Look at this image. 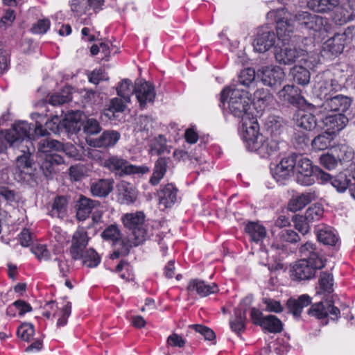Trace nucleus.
Masks as SVG:
<instances>
[{"instance_id": "20", "label": "nucleus", "mask_w": 355, "mask_h": 355, "mask_svg": "<svg viewBox=\"0 0 355 355\" xmlns=\"http://www.w3.org/2000/svg\"><path fill=\"white\" fill-rule=\"evenodd\" d=\"M100 205L99 201L80 195L76 205L77 218L79 220H85L92 213V209L98 207Z\"/></svg>"}, {"instance_id": "17", "label": "nucleus", "mask_w": 355, "mask_h": 355, "mask_svg": "<svg viewBox=\"0 0 355 355\" xmlns=\"http://www.w3.org/2000/svg\"><path fill=\"white\" fill-rule=\"evenodd\" d=\"M17 148H19L21 154L19 155L16 159L17 170L21 173V175L23 174L31 175L33 164L32 152L34 151V148H32V151L31 147L28 145Z\"/></svg>"}, {"instance_id": "1", "label": "nucleus", "mask_w": 355, "mask_h": 355, "mask_svg": "<svg viewBox=\"0 0 355 355\" xmlns=\"http://www.w3.org/2000/svg\"><path fill=\"white\" fill-rule=\"evenodd\" d=\"M328 20L325 17L301 11L295 15H290L277 21V34L278 39L284 44L288 43L295 31L304 33L313 31L320 32L327 31Z\"/></svg>"}, {"instance_id": "37", "label": "nucleus", "mask_w": 355, "mask_h": 355, "mask_svg": "<svg viewBox=\"0 0 355 355\" xmlns=\"http://www.w3.org/2000/svg\"><path fill=\"white\" fill-rule=\"evenodd\" d=\"M245 232L252 241L258 243L266 236V230L263 225L257 222H249L245 227Z\"/></svg>"}, {"instance_id": "33", "label": "nucleus", "mask_w": 355, "mask_h": 355, "mask_svg": "<svg viewBox=\"0 0 355 355\" xmlns=\"http://www.w3.org/2000/svg\"><path fill=\"white\" fill-rule=\"evenodd\" d=\"M246 322V309L239 306L234 310V317L230 320L231 329L240 334L245 329Z\"/></svg>"}, {"instance_id": "21", "label": "nucleus", "mask_w": 355, "mask_h": 355, "mask_svg": "<svg viewBox=\"0 0 355 355\" xmlns=\"http://www.w3.org/2000/svg\"><path fill=\"white\" fill-rule=\"evenodd\" d=\"M292 154L286 157L283 158L279 164H277L275 168H271V173L273 178L277 181L281 182L287 179L293 173Z\"/></svg>"}, {"instance_id": "64", "label": "nucleus", "mask_w": 355, "mask_h": 355, "mask_svg": "<svg viewBox=\"0 0 355 355\" xmlns=\"http://www.w3.org/2000/svg\"><path fill=\"white\" fill-rule=\"evenodd\" d=\"M32 252L39 260H49L50 252L45 245H36L31 248Z\"/></svg>"}, {"instance_id": "61", "label": "nucleus", "mask_w": 355, "mask_h": 355, "mask_svg": "<svg viewBox=\"0 0 355 355\" xmlns=\"http://www.w3.org/2000/svg\"><path fill=\"white\" fill-rule=\"evenodd\" d=\"M189 328L194 329L198 333H200L204 336L205 340H214L216 338L214 331L206 326L201 324H191L189 325Z\"/></svg>"}, {"instance_id": "14", "label": "nucleus", "mask_w": 355, "mask_h": 355, "mask_svg": "<svg viewBox=\"0 0 355 355\" xmlns=\"http://www.w3.org/2000/svg\"><path fill=\"white\" fill-rule=\"evenodd\" d=\"M352 100L347 96L334 94L324 100L321 107L327 112H345L351 106Z\"/></svg>"}, {"instance_id": "63", "label": "nucleus", "mask_w": 355, "mask_h": 355, "mask_svg": "<svg viewBox=\"0 0 355 355\" xmlns=\"http://www.w3.org/2000/svg\"><path fill=\"white\" fill-rule=\"evenodd\" d=\"M84 132L87 135H95L101 132V127L95 119H87L83 126Z\"/></svg>"}, {"instance_id": "18", "label": "nucleus", "mask_w": 355, "mask_h": 355, "mask_svg": "<svg viewBox=\"0 0 355 355\" xmlns=\"http://www.w3.org/2000/svg\"><path fill=\"white\" fill-rule=\"evenodd\" d=\"M87 243L88 236L87 232L83 228L78 229L73 234L72 244L70 248V253L73 259H80Z\"/></svg>"}, {"instance_id": "45", "label": "nucleus", "mask_w": 355, "mask_h": 355, "mask_svg": "<svg viewBox=\"0 0 355 355\" xmlns=\"http://www.w3.org/2000/svg\"><path fill=\"white\" fill-rule=\"evenodd\" d=\"M68 198L60 196L55 198L51 210L53 216L63 218L67 216Z\"/></svg>"}, {"instance_id": "30", "label": "nucleus", "mask_w": 355, "mask_h": 355, "mask_svg": "<svg viewBox=\"0 0 355 355\" xmlns=\"http://www.w3.org/2000/svg\"><path fill=\"white\" fill-rule=\"evenodd\" d=\"M354 171L349 174L340 173L333 178L331 184L338 192H343L347 189H349L351 193V189L354 185Z\"/></svg>"}, {"instance_id": "3", "label": "nucleus", "mask_w": 355, "mask_h": 355, "mask_svg": "<svg viewBox=\"0 0 355 355\" xmlns=\"http://www.w3.org/2000/svg\"><path fill=\"white\" fill-rule=\"evenodd\" d=\"M32 118L35 120L33 125L26 121H19L15 123L12 129L7 131L5 140L13 147H21L25 145L32 146V139L37 137L46 136V130H42V123L39 121L42 116L39 113L32 114Z\"/></svg>"}, {"instance_id": "46", "label": "nucleus", "mask_w": 355, "mask_h": 355, "mask_svg": "<svg viewBox=\"0 0 355 355\" xmlns=\"http://www.w3.org/2000/svg\"><path fill=\"white\" fill-rule=\"evenodd\" d=\"M101 236L104 240L110 241L113 243V245H116L118 243H121L122 234L116 225H110L106 227L101 233Z\"/></svg>"}, {"instance_id": "49", "label": "nucleus", "mask_w": 355, "mask_h": 355, "mask_svg": "<svg viewBox=\"0 0 355 355\" xmlns=\"http://www.w3.org/2000/svg\"><path fill=\"white\" fill-rule=\"evenodd\" d=\"M333 276L327 272H322L319 278V289L317 293L318 294L327 293L330 294L334 291L333 288Z\"/></svg>"}, {"instance_id": "39", "label": "nucleus", "mask_w": 355, "mask_h": 355, "mask_svg": "<svg viewBox=\"0 0 355 355\" xmlns=\"http://www.w3.org/2000/svg\"><path fill=\"white\" fill-rule=\"evenodd\" d=\"M309 67L306 64L295 65L291 69V74L293 76V80L299 85L302 86L306 85L310 82L311 73L309 71Z\"/></svg>"}, {"instance_id": "57", "label": "nucleus", "mask_w": 355, "mask_h": 355, "mask_svg": "<svg viewBox=\"0 0 355 355\" xmlns=\"http://www.w3.org/2000/svg\"><path fill=\"white\" fill-rule=\"evenodd\" d=\"M45 125L46 135H49L48 130L54 134H60L64 130L62 121L57 115L46 121Z\"/></svg>"}, {"instance_id": "2", "label": "nucleus", "mask_w": 355, "mask_h": 355, "mask_svg": "<svg viewBox=\"0 0 355 355\" xmlns=\"http://www.w3.org/2000/svg\"><path fill=\"white\" fill-rule=\"evenodd\" d=\"M242 137L250 151H256L261 156L277 154L284 143L272 138H267L259 134V124L256 120L243 122Z\"/></svg>"}, {"instance_id": "9", "label": "nucleus", "mask_w": 355, "mask_h": 355, "mask_svg": "<svg viewBox=\"0 0 355 355\" xmlns=\"http://www.w3.org/2000/svg\"><path fill=\"white\" fill-rule=\"evenodd\" d=\"M341 88V85L333 78V75L329 71H323L315 76L314 90L315 94L320 99L326 100L340 90Z\"/></svg>"}, {"instance_id": "12", "label": "nucleus", "mask_w": 355, "mask_h": 355, "mask_svg": "<svg viewBox=\"0 0 355 355\" xmlns=\"http://www.w3.org/2000/svg\"><path fill=\"white\" fill-rule=\"evenodd\" d=\"M135 94L139 102L140 106L144 108L148 103H153L155 98V88L153 85L143 80H137L134 87Z\"/></svg>"}, {"instance_id": "32", "label": "nucleus", "mask_w": 355, "mask_h": 355, "mask_svg": "<svg viewBox=\"0 0 355 355\" xmlns=\"http://www.w3.org/2000/svg\"><path fill=\"white\" fill-rule=\"evenodd\" d=\"M177 188L172 184H168L161 189L158 196L159 198V203L163 205L164 207H171L177 200Z\"/></svg>"}, {"instance_id": "51", "label": "nucleus", "mask_w": 355, "mask_h": 355, "mask_svg": "<svg viewBox=\"0 0 355 355\" xmlns=\"http://www.w3.org/2000/svg\"><path fill=\"white\" fill-rule=\"evenodd\" d=\"M116 90L117 94L123 98L127 103L130 101V96L135 93L134 87L132 86V82L128 79L123 80L119 83Z\"/></svg>"}, {"instance_id": "53", "label": "nucleus", "mask_w": 355, "mask_h": 355, "mask_svg": "<svg viewBox=\"0 0 355 355\" xmlns=\"http://www.w3.org/2000/svg\"><path fill=\"white\" fill-rule=\"evenodd\" d=\"M277 241L287 242L289 243H296L300 241V237L293 230L284 229L281 230L276 236Z\"/></svg>"}, {"instance_id": "28", "label": "nucleus", "mask_w": 355, "mask_h": 355, "mask_svg": "<svg viewBox=\"0 0 355 355\" xmlns=\"http://www.w3.org/2000/svg\"><path fill=\"white\" fill-rule=\"evenodd\" d=\"M299 253L302 257L301 260L309 261L311 263H316V261H323L321 251L316 246L315 243L307 241L299 248Z\"/></svg>"}, {"instance_id": "42", "label": "nucleus", "mask_w": 355, "mask_h": 355, "mask_svg": "<svg viewBox=\"0 0 355 355\" xmlns=\"http://www.w3.org/2000/svg\"><path fill=\"white\" fill-rule=\"evenodd\" d=\"M314 199V195L311 193H303L294 196L288 203L289 209L295 212L302 209Z\"/></svg>"}, {"instance_id": "38", "label": "nucleus", "mask_w": 355, "mask_h": 355, "mask_svg": "<svg viewBox=\"0 0 355 355\" xmlns=\"http://www.w3.org/2000/svg\"><path fill=\"white\" fill-rule=\"evenodd\" d=\"M340 24L347 23L355 19V0L348 1L347 3H343L340 8H338L336 15Z\"/></svg>"}, {"instance_id": "19", "label": "nucleus", "mask_w": 355, "mask_h": 355, "mask_svg": "<svg viewBox=\"0 0 355 355\" xmlns=\"http://www.w3.org/2000/svg\"><path fill=\"white\" fill-rule=\"evenodd\" d=\"M285 73L279 67H266L263 69L261 80L265 85L276 87L284 81Z\"/></svg>"}, {"instance_id": "6", "label": "nucleus", "mask_w": 355, "mask_h": 355, "mask_svg": "<svg viewBox=\"0 0 355 355\" xmlns=\"http://www.w3.org/2000/svg\"><path fill=\"white\" fill-rule=\"evenodd\" d=\"M275 57L277 62L282 64L303 62L307 67L313 68L318 62L317 56H309L303 49L291 46L275 48Z\"/></svg>"}, {"instance_id": "15", "label": "nucleus", "mask_w": 355, "mask_h": 355, "mask_svg": "<svg viewBox=\"0 0 355 355\" xmlns=\"http://www.w3.org/2000/svg\"><path fill=\"white\" fill-rule=\"evenodd\" d=\"M278 98L284 103L300 106L304 104L305 99L300 94L299 88L294 85H286L277 93Z\"/></svg>"}, {"instance_id": "58", "label": "nucleus", "mask_w": 355, "mask_h": 355, "mask_svg": "<svg viewBox=\"0 0 355 355\" xmlns=\"http://www.w3.org/2000/svg\"><path fill=\"white\" fill-rule=\"evenodd\" d=\"M132 247L135 246L127 239L121 240L120 247L110 254V259H118L120 256H127Z\"/></svg>"}, {"instance_id": "11", "label": "nucleus", "mask_w": 355, "mask_h": 355, "mask_svg": "<svg viewBox=\"0 0 355 355\" xmlns=\"http://www.w3.org/2000/svg\"><path fill=\"white\" fill-rule=\"evenodd\" d=\"M324 266V261L311 263L309 261L300 260L293 267L292 275L297 280H308L315 276L318 270Z\"/></svg>"}, {"instance_id": "35", "label": "nucleus", "mask_w": 355, "mask_h": 355, "mask_svg": "<svg viewBox=\"0 0 355 355\" xmlns=\"http://www.w3.org/2000/svg\"><path fill=\"white\" fill-rule=\"evenodd\" d=\"M83 113L79 110L71 111L62 119V123L64 130L67 132H73L79 130L78 123L82 119Z\"/></svg>"}, {"instance_id": "13", "label": "nucleus", "mask_w": 355, "mask_h": 355, "mask_svg": "<svg viewBox=\"0 0 355 355\" xmlns=\"http://www.w3.org/2000/svg\"><path fill=\"white\" fill-rule=\"evenodd\" d=\"M309 314L319 319L324 318L329 315L332 319H337L340 315V310L332 304L331 300H326L313 304L308 311Z\"/></svg>"}, {"instance_id": "43", "label": "nucleus", "mask_w": 355, "mask_h": 355, "mask_svg": "<svg viewBox=\"0 0 355 355\" xmlns=\"http://www.w3.org/2000/svg\"><path fill=\"white\" fill-rule=\"evenodd\" d=\"M295 124L299 128L311 131L316 128L317 121L315 116L311 113L300 112L295 119Z\"/></svg>"}, {"instance_id": "16", "label": "nucleus", "mask_w": 355, "mask_h": 355, "mask_svg": "<svg viewBox=\"0 0 355 355\" xmlns=\"http://www.w3.org/2000/svg\"><path fill=\"white\" fill-rule=\"evenodd\" d=\"M187 291L189 295L197 294L200 297H203L217 293L218 288L216 284H207L205 281L193 279L189 281Z\"/></svg>"}, {"instance_id": "36", "label": "nucleus", "mask_w": 355, "mask_h": 355, "mask_svg": "<svg viewBox=\"0 0 355 355\" xmlns=\"http://www.w3.org/2000/svg\"><path fill=\"white\" fill-rule=\"evenodd\" d=\"M311 298L307 295H302L298 299H289L287 301V308L295 317H299L304 307L311 304Z\"/></svg>"}, {"instance_id": "50", "label": "nucleus", "mask_w": 355, "mask_h": 355, "mask_svg": "<svg viewBox=\"0 0 355 355\" xmlns=\"http://www.w3.org/2000/svg\"><path fill=\"white\" fill-rule=\"evenodd\" d=\"M238 82L241 85L250 87L256 82L255 70L252 68H247L242 70L238 76Z\"/></svg>"}, {"instance_id": "29", "label": "nucleus", "mask_w": 355, "mask_h": 355, "mask_svg": "<svg viewBox=\"0 0 355 355\" xmlns=\"http://www.w3.org/2000/svg\"><path fill=\"white\" fill-rule=\"evenodd\" d=\"M323 122L327 128V131L335 135L337 132H339L345 127L348 122V119L343 114L338 113L326 116Z\"/></svg>"}, {"instance_id": "24", "label": "nucleus", "mask_w": 355, "mask_h": 355, "mask_svg": "<svg viewBox=\"0 0 355 355\" xmlns=\"http://www.w3.org/2000/svg\"><path fill=\"white\" fill-rule=\"evenodd\" d=\"M119 200L121 204L130 205L134 203L137 198V191L130 183L121 181L117 185Z\"/></svg>"}, {"instance_id": "54", "label": "nucleus", "mask_w": 355, "mask_h": 355, "mask_svg": "<svg viewBox=\"0 0 355 355\" xmlns=\"http://www.w3.org/2000/svg\"><path fill=\"white\" fill-rule=\"evenodd\" d=\"M81 259H83V264L89 268L96 267L101 261L100 257L92 248L87 250L85 253L83 252Z\"/></svg>"}, {"instance_id": "62", "label": "nucleus", "mask_w": 355, "mask_h": 355, "mask_svg": "<svg viewBox=\"0 0 355 355\" xmlns=\"http://www.w3.org/2000/svg\"><path fill=\"white\" fill-rule=\"evenodd\" d=\"M152 151L153 153L158 155L164 154L165 152L168 153H170L166 146V140L162 135H159L156 138L153 147L152 148Z\"/></svg>"}, {"instance_id": "7", "label": "nucleus", "mask_w": 355, "mask_h": 355, "mask_svg": "<svg viewBox=\"0 0 355 355\" xmlns=\"http://www.w3.org/2000/svg\"><path fill=\"white\" fill-rule=\"evenodd\" d=\"M293 173L296 174V181L301 185L310 186L315 182L313 173L315 166L311 161L302 154H292Z\"/></svg>"}, {"instance_id": "22", "label": "nucleus", "mask_w": 355, "mask_h": 355, "mask_svg": "<svg viewBox=\"0 0 355 355\" xmlns=\"http://www.w3.org/2000/svg\"><path fill=\"white\" fill-rule=\"evenodd\" d=\"M347 33H336L332 37L329 38L324 43L323 46L324 52H329L332 55L337 56L343 51L346 44Z\"/></svg>"}, {"instance_id": "31", "label": "nucleus", "mask_w": 355, "mask_h": 355, "mask_svg": "<svg viewBox=\"0 0 355 355\" xmlns=\"http://www.w3.org/2000/svg\"><path fill=\"white\" fill-rule=\"evenodd\" d=\"M274 101V97L268 89H258L253 96V103L257 109L264 110L270 105Z\"/></svg>"}, {"instance_id": "52", "label": "nucleus", "mask_w": 355, "mask_h": 355, "mask_svg": "<svg viewBox=\"0 0 355 355\" xmlns=\"http://www.w3.org/2000/svg\"><path fill=\"white\" fill-rule=\"evenodd\" d=\"M34 334V326L29 322L21 323L17 331L18 338L26 342H30Z\"/></svg>"}, {"instance_id": "5", "label": "nucleus", "mask_w": 355, "mask_h": 355, "mask_svg": "<svg viewBox=\"0 0 355 355\" xmlns=\"http://www.w3.org/2000/svg\"><path fill=\"white\" fill-rule=\"evenodd\" d=\"M145 218L142 211L126 214L122 218L124 226L131 232L127 240L135 247L143 244L150 237Z\"/></svg>"}, {"instance_id": "23", "label": "nucleus", "mask_w": 355, "mask_h": 355, "mask_svg": "<svg viewBox=\"0 0 355 355\" xmlns=\"http://www.w3.org/2000/svg\"><path fill=\"white\" fill-rule=\"evenodd\" d=\"M64 163V158L56 154L46 155L40 164V169L46 178H51L55 173V167Z\"/></svg>"}, {"instance_id": "8", "label": "nucleus", "mask_w": 355, "mask_h": 355, "mask_svg": "<svg viewBox=\"0 0 355 355\" xmlns=\"http://www.w3.org/2000/svg\"><path fill=\"white\" fill-rule=\"evenodd\" d=\"M103 166L120 177L134 174L144 175L150 171L148 166L130 164L126 159L116 155L105 159Z\"/></svg>"}, {"instance_id": "44", "label": "nucleus", "mask_w": 355, "mask_h": 355, "mask_svg": "<svg viewBox=\"0 0 355 355\" xmlns=\"http://www.w3.org/2000/svg\"><path fill=\"white\" fill-rule=\"evenodd\" d=\"M334 156L337 159L338 163L343 164L352 160L354 152L352 148L347 145L336 146L332 150Z\"/></svg>"}, {"instance_id": "34", "label": "nucleus", "mask_w": 355, "mask_h": 355, "mask_svg": "<svg viewBox=\"0 0 355 355\" xmlns=\"http://www.w3.org/2000/svg\"><path fill=\"white\" fill-rule=\"evenodd\" d=\"M339 0H309L308 7L317 12H328L339 5Z\"/></svg>"}, {"instance_id": "48", "label": "nucleus", "mask_w": 355, "mask_h": 355, "mask_svg": "<svg viewBox=\"0 0 355 355\" xmlns=\"http://www.w3.org/2000/svg\"><path fill=\"white\" fill-rule=\"evenodd\" d=\"M318 240L325 245H335L338 239L334 231L329 227L322 228L318 233Z\"/></svg>"}, {"instance_id": "10", "label": "nucleus", "mask_w": 355, "mask_h": 355, "mask_svg": "<svg viewBox=\"0 0 355 355\" xmlns=\"http://www.w3.org/2000/svg\"><path fill=\"white\" fill-rule=\"evenodd\" d=\"M250 316L254 324L260 326L262 329L270 333H279L283 329L282 321L275 315L263 316L259 309L252 308L250 311Z\"/></svg>"}, {"instance_id": "56", "label": "nucleus", "mask_w": 355, "mask_h": 355, "mask_svg": "<svg viewBox=\"0 0 355 355\" xmlns=\"http://www.w3.org/2000/svg\"><path fill=\"white\" fill-rule=\"evenodd\" d=\"M324 210L321 205H313L309 207L304 214L306 220L310 223L319 220L323 216Z\"/></svg>"}, {"instance_id": "27", "label": "nucleus", "mask_w": 355, "mask_h": 355, "mask_svg": "<svg viewBox=\"0 0 355 355\" xmlns=\"http://www.w3.org/2000/svg\"><path fill=\"white\" fill-rule=\"evenodd\" d=\"M277 37H278L277 35ZM276 41V35L272 31H266L258 35L253 45L256 51L264 53L272 47Z\"/></svg>"}, {"instance_id": "59", "label": "nucleus", "mask_w": 355, "mask_h": 355, "mask_svg": "<svg viewBox=\"0 0 355 355\" xmlns=\"http://www.w3.org/2000/svg\"><path fill=\"white\" fill-rule=\"evenodd\" d=\"M293 221L295 229L302 235H305L309 232L311 223L306 220L304 216H295Z\"/></svg>"}, {"instance_id": "40", "label": "nucleus", "mask_w": 355, "mask_h": 355, "mask_svg": "<svg viewBox=\"0 0 355 355\" xmlns=\"http://www.w3.org/2000/svg\"><path fill=\"white\" fill-rule=\"evenodd\" d=\"M334 137L335 135L333 133L326 130L324 132L315 137L313 139L311 145L315 150H326L334 145Z\"/></svg>"}, {"instance_id": "55", "label": "nucleus", "mask_w": 355, "mask_h": 355, "mask_svg": "<svg viewBox=\"0 0 355 355\" xmlns=\"http://www.w3.org/2000/svg\"><path fill=\"white\" fill-rule=\"evenodd\" d=\"M61 146V142L53 139H42L38 143L39 151L45 153H50L53 150L58 151Z\"/></svg>"}, {"instance_id": "4", "label": "nucleus", "mask_w": 355, "mask_h": 355, "mask_svg": "<svg viewBox=\"0 0 355 355\" xmlns=\"http://www.w3.org/2000/svg\"><path fill=\"white\" fill-rule=\"evenodd\" d=\"M220 101L224 107L227 103L230 112L235 117L242 118L243 120L244 117L250 119L248 112L250 107V98L246 90L231 85L221 92Z\"/></svg>"}, {"instance_id": "60", "label": "nucleus", "mask_w": 355, "mask_h": 355, "mask_svg": "<svg viewBox=\"0 0 355 355\" xmlns=\"http://www.w3.org/2000/svg\"><path fill=\"white\" fill-rule=\"evenodd\" d=\"M53 269H58L62 276H65L68 271V265L67 264L64 257L62 254L56 256L50 263Z\"/></svg>"}, {"instance_id": "26", "label": "nucleus", "mask_w": 355, "mask_h": 355, "mask_svg": "<svg viewBox=\"0 0 355 355\" xmlns=\"http://www.w3.org/2000/svg\"><path fill=\"white\" fill-rule=\"evenodd\" d=\"M114 183L112 178L98 179L90 184V191L94 196L105 198L112 191Z\"/></svg>"}, {"instance_id": "41", "label": "nucleus", "mask_w": 355, "mask_h": 355, "mask_svg": "<svg viewBox=\"0 0 355 355\" xmlns=\"http://www.w3.org/2000/svg\"><path fill=\"white\" fill-rule=\"evenodd\" d=\"M168 161L169 158L166 157H159L156 161L153 175L150 179V183L152 185H157L162 179L166 171Z\"/></svg>"}, {"instance_id": "47", "label": "nucleus", "mask_w": 355, "mask_h": 355, "mask_svg": "<svg viewBox=\"0 0 355 355\" xmlns=\"http://www.w3.org/2000/svg\"><path fill=\"white\" fill-rule=\"evenodd\" d=\"M71 89L69 87H64L58 93L50 96L49 103L53 105H61L70 102L72 99Z\"/></svg>"}, {"instance_id": "25", "label": "nucleus", "mask_w": 355, "mask_h": 355, "mask_svg": "<svg viewBox=\"0 0 355 355\" xmlns=\"http://www.w3.org/2000/svg\"><path fill=\"white\" fill-rule=\"evenodd\" d=\"M120 133L115 130H106L99 137L91 139L89 144L96 148H107L114 146L120 139Z\"/></svg>"}]
</instances>
